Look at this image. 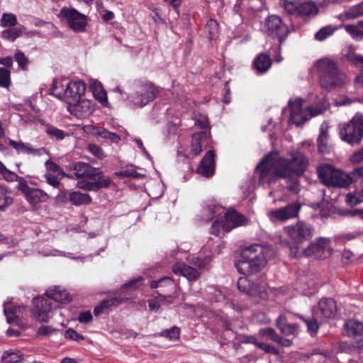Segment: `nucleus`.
<instances>
[{
	"label": "nucleus",
	"instance_id": "nucleus-1",
	"mask_svg": "<svg viewBox=\"0 0 363 363\" xmlns=\"http://www.w3.org/2000/svg\"><path fill=\"white\" fill-rule=\"evenodd\" d=\"M308 164V159L299 151L291 152L283 158L277 152H271L257 164L259 169V184H271L277 179H285L286 188L296 194L299 191L298 178L303 174Z\"/></svg>",
	"mask_w": 363,
	"mask_h": 363
},
{
	"label": "nucleus",
	"instance_id": "nucleus-2",
	"mask_svg": "<svg viewBox=\"0 0 363 363\" xmlns=\"http://www.w3.org/2000/svg\"><path fill=\"white\" fill-rule=\"evenodd\" d=\"M199 216L201 221H213L210 231L216 235H218L220 227L229 232L234 228L247 225L250 222L248 218L235 210L225 211L224 207L215 201L206 203Z\"/></svg>",
	"mask_w": 363,
	"mask_h": 363
},
{
	"label": "nucleus",
	"instance_id": "nucleus-3",
	"mask_svg": "<svg viewBox=\"0 0 363 363\" xmlns=\"http://www.w3.org/2000/svg\"><path fill=\"white\" fill-rule=\"evenodd\" d=\"M71 301L69 294L60 286L50 287L45 296L33 298L32 315L39 322L47 323L52 318V311Z\"/></svg>",
	"mask_w": 363,
	"mask_h": 363
},
{
	"label": "nucleus",
	"instance_id": "nucleus-4",
	"mask_svg": "<svg viewBox=\"0 0 363 363\" xmlns=\"http://www.w3.org/2000/svg\"><path fill=\"white\" fill-rule=\"evenodd\" d=\"M275 255V251L270 247L253 244L245 247L240 259L235 264L239 272L251 274L262 270L269 259Z\"/></svg>",
	"mask_w": 363,
	"mask_h": 363
},
{
	"label": "nucleus",
	"instance_id": "nucleus-5",
	"mask_svg": "<svg viewBox=\"0 0 363 363\" xmlns=\"http://www.w3.org/2000/svg\"><path fill=\"white\" fill-rule=\"evenodd\" d=\"M312 68L318 75L320 86L324 89L333 90L345 83L346 75L333 58H320L314 62Z\"/></svg>",
	"mask_w": 363,
	"mask_h": 363
},
{
	"label": "nucleus",
	"instance_id": "nucleus-6",
	"mask_svg": "<svg viewBox=\"0 0 363 363\" xmlns=\"http://www.w3.org/2000/svg\"><path fill=\"white\" fill-rule=\"evenodd\" d=\"M303 100L300 98L296 99L294 101L290 100V116L289 122L297 126L303 124L309 118L322 114L327 108L328 104L323 98L319 101L318 106H303Z\"/></svg>",
	"mask_w": 363,
	"mask_h": 363
},
{
	"label": "nucleus",
	"instance_id": "nucleus-7",
	"mask_svg": "<svg viewBox=\"0 0 363 363\" xmlns=\"http://www.w3.org/2000/svg\"><path fill=\"white\" fill-rule=\"evenodd\" d=\"M318 174L321 182L328 186L346 188L352 182L350 174L328 164L319 167Z\"/></svg>",
	"mask_w": 363,
	"mask_h": 363
},
{
	"label": "nucleus",
	"instance_id": "nucleus-8",
	"mask_svg": "<svg viewBox=\"0 0 363 363\" xmlns=\"http://www.w3.org/2000/svg\"><path fill=\"white\" fill-rule=\"evenodd\" d=\"M340 135L350 145L359 143L363 138V115L357 113L350 121L340 125Z\"/></svg>",
	"mask_w": 363,
	"mask_h": 363
},
{
	"label": "nucleus",
	"instance_id": "nucleus-9",
	"mask_svg": "<svg viewBox=\"0 0 363 363\" xmlns=\"http://www.w3.org/2000/svg\"><path fill=\"white\" fill-rule=\"evenodd\" d=\"M157 89L150 82L134 84V92L128 96L130 102L135 106L143 107L155 99Z\"/></svg>",
	"mask_w": 363,
	"mask_h": 363
},
{
	"label": "nucleus",
	"instance_id": "nucleus-10",
	"mask_svg": "<svg viewBox=\"0 0 363 363\" xmlns=\"http://www.w3.org/2000/svg\"><path fill=\"white\" fill-rule=\"evenodd\" d=\"M142 279L141 277L135 278L130 280L129 282L123 284L121 289L120 293L118 296H116L113 298L106 299L103 301L101 304L94 308V315L96 316H99L106 311H107L109 308L112 306H116L119 305L120 303L125 301L129 298L123 295L125 291H133L136 290L141 284Z\"/></svg>",
	"mask_w": 363,
	"mask_h": 363
},
{
	"label": "nucleus",
	"instance_id": "nucleus-11",
	"mask_svg": "<svg viewBox=\"0 0 363 363\" xmlns=\"http://www.w3.org/2000/svg\"><path fill=\"white\" fill-rule=\"evenodd\" d=\"M333 238H316L303 251L306 256L314 257L318 259H325L331 256L334 252Z\"/></svg>",
	"mask_w": 363,
	"mask_h": 363
},
{
	"label": "nucleus",
	"instance_id": "nucleus-12",
	"mask_svg": "<svg viewBox=\"0 0 363 363\" xmlns=\"http://www.w3.org/2000/svg\"><path fill=\"white\" fill-rule=\"evenodd\" d=\"M58 16L62 21H65L69 27L75 32L84 31L87 26V16L74 8H62Z\"/></svg>",
	"mask_w": 363,
	"mask_h": 363
},
{
	"label": "nucleus",
	"instance_id": "nucleus-13",
	"mask_svg": "<svg viewBox=\"0 0 363 363\" xmlns=\"http://www.w3.org/2000/svg\"><path fill=\"white\" fill-rule=\"evenodd\" d=\"M264 30L265 33L272 38H277L281 43L289 34V29L279 16L277 15L269 16L264 23Z\"/></svg>",
	"mask_w": 363,
	"mask_h": 363
},
{
	"label": "nucleus",
	"instance_id": "nucleus-14",
	"mask_svg": "<svg viewBox=\"0 0 363 363\" xmlns=\"http://www.w3.org/2000/svg\"><path fill=\"white\" fill-rule=\"evenodd\" d=\"M284 231L295 243H301L312 236V226L305 222L298 221L295 225L284 228Z\"/></svg>",
	"mask_w": 363,
	"mask_h": 363
},
{
	"label": "nucleus",
	"instance_id": "nucleus-15",
	"mask_svg": "<svg viewBox=\"0 0 363 363\" xmlns=\"http://www.w3.org/2000/svg\"><path fill=\"white\" fill-rule=\"evenodd\" d=\"M312 312L315 317L321 318L322 321L333 318L337 312L336 303L333 298H323L313 308Z\"/></svg>",
	"mask_w": 363,
	"mask_h": 363
},
{
	"label": "nucleus",
	"instance_id": "nucleus-16",
	"mask_svg": "<svg viewBox=\"0 0 363 363\" xmlns=\"http://www.w3.org/2000/svg\"><path fill=\"white\" fill-rule=\"evenodd\" d=\"M68 111L78 118H88L95 109L94 103L88 99L78 100L75 102H68Z\"/></svg>",
	"mask_w": 363,
	"mask_h": 363
},
{
	"label": "nucleus",
	"instance_id": "nucleus-17",
	"mask_svg": "<svg viewBox=\"0 0 363 363\" xmlns=\"http://www.w3.org/2000/svg\"><path fill=\"white\" fill-rule=\"evenodd\" d=\"M68 168L74 172L77 179H95L96 176L101 174L99 169L82 162L72 163L69 164Z\"/></svg>",
	"mask_w": 363,
	"mask_h": 363
},
{
	"label": "nucleus",
	"instance_id": "nucleus-18",
	"mask_svg": "<svg viewBox=\"0 0 363 363\" xmlns=\"http://www.w3.org/2000/svg\"><path fill=\"white\" fill-rule=\"evenodd\" d=\"M85 91V84L82 80L76 79L72 80L67 84L64 94L66 98L70 100L68 102H75L84 95Z\"/></svg>",
	"mask_w": 363,
	"mask_h": 363
},
{
	"label": "nucleus",
	"instance_id": "nucleus-19",
	"mask_svg": "<svg viewBox=\"0 0 363 363\" xmlns=\"http://www.w3.org/2000/svg\"><path fill=\"white\" fill-rule=\"evenodd\" d=\"M330 125L328 121H324L320 127V134L317 139L318 151L321 154H328L332 152L333 146L330 140L328 130Z\"/></svg>",
	"mask_w": 363,
	"mask_h": 363
},
{
	"label": "nucleus",
	"instance_id": "nucleus-20",
	"mask_svg": "<svg viewBox=\"0 0 363 363\" xmlns=\"http://www.w3.org/2000/svg\"><path fill=\"white\" fill-rule=\"evenodd\" d=\"M300 208L301 206L298 203H291L284 208L270 211L269 216L271 219L274 218L278 220H286L296 217Z\"/></svg>",
	"mask_w": 363,
	"mask_h": 363
},
{
	"label": "nucleus",
	"instance_id": "nucleus-21",
	"mask_svg": "<svg viewBox=\"0 0 363 363\" xmlns=\"http://www.w3.org/2000/svg\"><path fill=\"white\" fill-rule=\"evenodd\" d=\"M211 142L210 133L207 131L196 133L192 136L191 152L194 155H199L203 148H206Z\"/></svg>",
	"mask_w": 363,
	"mask_h": 363
},
{
	"label": "nucleus",
	"instance_id": "nucleus-22",
	"mask_svg": "<svg viewBox=\"0 0 363 363\" xmlns=\"http://www.w3.org/2000/svg\"><path fill=\"white\" fill-rule=\"evenodd\" d=\"M198 172L206 177H210L215 171V152L213 150L208 151L202 159Z\"/></svg>",
	"mask_w": 363,
	"mask_h": 363
},
{
	"label": "nucleus",
	"instance_id": "nucleus-23",
	"mask_svg": "<svg viewBox=\"0 0 363 363\" xmlns=\"http://www.w3.org/2000/svg\"><path fill=\"white\" fill-rule=\"evenodd\" d=\"M172 272L177 275L185 277L189 281H196L200 276L199 272L183 262H177L172 266Z\"/></svg>",
	"mask_w": 363,
	"mask_h": 363
},
{
	"label": "nucleus",
	"instance_id": "nucleus-24",
	"mask_svg": "<svg viewBox=\"0 0 363 363\" xmlns=\"http://www.w3.org/2000/svg\"><path fill=\"white\" fill-rule=\"evenodd\" d=\"M9 143L18 152V153L34 155H41L44 153H47L46 149L44 147L38 149L33 148L30 143H25L22 141L9 140Z\"/></svg>",
	"mask_w": 363,
	"mask_h": 363
},
{
	"label": "nucleus",
	"instance_id": "nucleus-25",
	"mask_svg": "<svg viewBox=\"0 0 363 363\" xmlns=\"http://www.w3.org/2000/svg\"><path fill=\"white\" fill-rule=\"evenodd\" d=\"M89 88L94 97L105 107L109 106L107 94L101 83L96 79H90Z\"/></svg>",
	"mask_w": 363,
	"mask_h": 363
},
{
	"label": "nucleus",
	"instance_id": "nucleus-26",
	"mask_svg": "<svg viewBox=\"0 0 363 363\" xmlns=\"http://www.w3.org/2000/svg\"><path fill=\"white\" fill-rule=\"evenodd\" d=\"M344 331L349 337L361 335L363 334V323L356 319L347 320L344 324Z\"/></svg>",
	"mask_w": 363,
	"mask_h": 363
},
{
	"label": "nucleus",
	"instance_id": "nucleus-27",
	"mask_svg": "<svg viewBox=\"0 0 363 363\" xmlns=\"http://www.w3.org/2000/svg\"><path fill=\"white\" fill-rule=\"evenodd\" d=\"M277 326L284 335H294L298 332V325L294 323H289L284 315H280L277 319Z\"/></svg>",
	"mask_w": 363,
	"mask_h": 363
},
{
	"label": "nucleus",
	"instance_id": "nucleus-28",
	"mask_svg": "<svg viewBox=\"0 0 363 363\" xmlns=\"http://www.w3.org/2000/svg\"><path fill=\"white\" fill-rule=\"evenodd\" d=\"M28 201L31 205H36L39 203L46 202L48 199L47 193L39 189L31 188L26 196Z\"/></svg>",
	"mask_w": 363,
	"mask_h": 363
},
{
	"label": "nucleus",
	"instance_id": "nucleus-29",
	"mask_svg": "<svg viewBox=\"0 0 363 363\" xmlns=\"http://www.w3.org/2000/svg\"><path fill=\"white\" fill-rule=\"evenodd\" d=\"M253 65L256 71L259 74H262L269 69L272 61L267 55L260 54L255 58Z\"/></svg>",
	"mask_w": 363,
	"mask_h": 363
},
{
	"label": "nucleus",
	"instance_id": "nucleus-30",
	"mask_svg": "<svg viewBox=\"0 0 363 363\" xmlns=\"http://www.w3.org/2000/svg\"><path fill=\"white\" fill-rule=\"evenodd\" d=\"M69 199L75 206L87 205L91 203V196L80 191H70L68 193Z\"/></svg>",
	"mask_w": 363,
	"mask_h": 363
},
{
	"label": "nucleus",
	"instance_id": "nucleus-31",
	"mask_svg": "<svg viewBox=\"0 0 363 363\" xmlns=\"http://www.w3.org/2000/svg\"><path fill=\"white\" fill-rule=\"evenodd\" d=\"M318 13L317 5L312 1L300 4L296 14L303 16H315Z\"/></svg>",
	"mask_w": 363,
	"mask_h": 363
},
{
	"label": "nucleus",
	"instance_id": "nucleus-32",
	"mask_svg": "<svg viewBox=\"0 0 363 363\" xmlns=\"http://www.w3.org/2000/svg\"><path fill=\"white\" fill-rule=\"evenodd\" d=\"M23 359V354L18 350H9L5 351L1 357L4 363H18Z\"/></svg>",
	"mask_w": 363,
	"mask_h": 363
},
{
	"label": "nucleus",
	"instance_id": "nucleus-33",
	"mask_svg": "<svg viewBox=\"0 0 363 363\" xmlns=\"http://www.w3.org/2000/svg\"><path fill=\"white\" fill-rule=\"evenodd\" d=\"M345 201L348 205L356 206L363 203V186L357 188L352 193L346 196Z\"/></svg>",
	"mask_w": 363,
	"mask_h": 363
},
{
	"label": "nucleus",
	"instance_id": "nucleus-34",
	"mask_svg": "<svg viewBox=\"0 0 363 363\" xmlns=\"http://www.w3.org/2000/svg\"><path fill=\"white\" fill-rule=\"evenodd\" d=\"M188 260L190 263L194 264L199 268L205 269L211 263L212 260V256L211 255L203 256L201 254H200L197 256H192L191 258L189 257Z\"/></svg>",
	"mask_w": 363,
	"mask_h": 363
},
{
	"label": "nucleus",
	"instance_id": "nucleus-35",
	"mask_svg": "<svg viewBox=\"0 0 363 363\" xmlns=\"http://www.w3.org/2000/svg\"><path fill=\"white\" fill-rule=\"evenodd\" d=\"M25 309L23 306H15L11 308H4V315L9 323H15L20 318V314Z\"/></svg>",
	"mask_w": 363,
	"mask_h": 363
},
{
	"label": "nucleus",
	"instance_id": "nucleus-36",
	"mask_svg": "<svg viewBox=\"0 0 363 363\" xmlns=\"http://www.w3.org/2000/svg\"><path fill=\"white\" fill-rule=\"evenodd\" d=\"M23 28L22 27H13L3 30L1 36L3 39L9 41H14L20 37L23 33Z\"/></svg>",
	"mask_w": 363,
	"mask_h": 363
},
{
	"label": "nucleus",
	"instance_id": "nucleus-37",
	"mask_svg": "<svg viewBox=\"0 0 363 363\" xmlns=\"http://www.w3.org/2000/svg\"><path fill=\"white\" fill-rule=\"evenodd\" d=\"M150 286L153 289L160 287L170 288V289L167 291H170L171 289H175L177 287L173 279L169 277H164L158 280L152 281Z\"/></svg>",
	"mask_w": 363,
	"mask_h": 363
},
{
	"label": "nucleus",
	"instance_id": "nucleus-38",
	"mask_svg": "<svg viewBox=\"0 0 363 363\" xmlns=\"http://www.w3.org/2000/svg\"><path fill=\"white\" fill-rule=\"evenodd\" d=\"M255 284L247 277H242L238 280V288L240 291L252 295Z\"/></svg>",
	"mask_w": 363,
	"mask_h": 363
},
{
	"label": "nucleus",
	"instance_id": "nucleus-39",
	"mask_svg": "<svg viewBox=\"0 0 363 363\" xmlns=\"http://www.w3.org/2000/svg\"><path fill=\"white\" fill-rule=\"evenodd\" d=\"M362 233L359 230H354L353 232H349L338 235L333 237L334 242L335 243H345L347 241L354 240L362 235Z\"/></svg>",
	"mask_w": 363,
	"mask_h": 363
},
{
	"label": "nucleus",
	"instance_id": "nucleus-40",
	"mask_svg": "<svg viewBox=\"0 0 363 363\" xmlns=\"http://www.w3.org/2000/svg\"><path fill=\"white\" fill-rule=\"evenodd\" d=\"M300 318H301L306 323L308 333L312 336H314L319 329L318 320H322V319L320 318H316L313 315L312 318H304L302 316H300Z\"/></svg>",
	"mask_w": 363,
	"mask_h": 363
},
{
	"label": "nucleus",
	"instance_id": "nucleus-41",
	"mask_svg": "<svg viewBox=\"0 0 363 363\" xmlns=\"http://www.w3.org/2000/svg\"><path fill=\"white\" fill-rule=\"evenodd\" d=\"M337 27L328 25L321 28L315 35V38L318 41H323L327 38L331 36L336 30Z\"/></svg>",
	"mask_w": 363,
	"mask_h": 363
},
{
	"label": "nucleus",
	"instance_id": "nucleus-42",
	"mask_svg": "<svg viewBox=\"0 0 363 363\" xmlns=\"http://www.w3.org/2000/svg\"><path fill=\"white\" fill-rule=\"evenodd\" d=\"M18 23L17 17L12 13H4L0 20L1 27H13Z\"/></svg>",
	"mask_w": 363,
	"mask_h": 363
},
{
	"label": "nucleus",
	"instance_id": "nucleus-43",
	"mask_svg": "<svg viewBox=\"0 0 363 363\" xmlns=\"http://www.w3.org/2000/svg\"><path fill=\"white\" fill-rule=\"evenodd\" d=\"M344 28L354 40H360L363 39L362 28L359 23L357 25H345Z\"/></svg>",
	"mask_w": 363,
	"mask_h": 363
},
{
	"label": "nucleus",
	"instance_id": "nucleus-44",
	"mask_svg": "<svg viewBox=\"0 0 363 363\" xmlns=\"http://www.w3.org/2000/svg\"><path fill=\"white\" fill-rule=\"evenodd\" d=\"M13 203V199L8 195L7 189L0 186V211H4Z\"/></svg>",
	"mask_w": 363,
	"mask_h": 363
},
{
	"label": "nucleus",
	"instance_id": "nucleus-45",
	"mask_svg": "<svg viewBox=\"0 0 363 363\" xmlns=\"http://www.w3.org/2000/svg\"><path fill=\"white\" fill-rule=\"evenodd\" d=\"M258 335L261 338H263L265 340H269L273 342H276L279 340V335L272 328L260 329L258 332Z\"/></svg>",
	"mask_w": 363,
	"mask_h": 363
},
{
	"label": "nucleus",
	"instance_id": "nucleus-46",
	"mask_svg": "<svg viewBox=\"0 0 363 363\" xmlns=\"http://www.w3.org/2000/svg\"><path fill=\"white\" fill-rule=\"evenodd\" d=\"M205 29L211 40H213L217 38L218 34V24L215 20L210 19L206 23Z\"/></svg>",
	"mask_w": 363,
	"mask_h": 363
},
{
	"label": "nucleus",
	"instance_id": "nucleus-47",
	"mask_svg": "<svg viewBox=\"0 0 363 363\" xmlns=\"http://www.w3.org/2000/svg\"><path fill=\"white\" fill-rule=\"evenodd\" d=\"M301 4V0H283L285 11L290 14H296Z\"/></svg>",
	"mask_w": 363,
	"mask_h": 363
},
{
	"label": "nucleus",
	"instance_id": "nucleus-48",
	"mask_svg": "<svg viewBox=\"0 0 363 363\" xmlns=\"http://www.w3.org/2000/svg\"><path fill=\"white\" fill-rule=\"evenodd\" d=\"M345 60L354 66H361L363 69V56L355 53L354 51H349L345 55Z\"/></svg>",
	"mask_w": 363,
	"mask_h": 363
},
{
	"label": "nucleus",
	"instance_id": "nucleus-49",
	"mask_svg": "<svg viewBox=\"0 0 363 363\" xmlns=\"http://www.w3.org/2000/svg\"><path fill=\"white\" fill-rule=\"evenodd\" d=\"M99 138L109 140L113 143H118L121 140V137L118 134L110 132L102 127L100 130Z\"/></svg>",
	"mask_w": 363,
	"mask_h": 363
},
{
	"label": "nucleus",
	"instance_id": "nucleus-50",
	"mask_svg": "<svg viewBox=\"0 0 363 363\" xmlns=\"http://www.w3.org/2000/svg\"><path fill=\"white\" fill-rule=\"evenodd\" d=\"M363 16V2L353 6L345 13V16L348 19L356 18Z\"/></svg>",
	"mask_w": 363,
	"mask_h": 363
},
{
	"label": "nucleus",
	"instance_id": "nucleus-51",
	"mask_svg": "<svg viewBox=\"0 0 363 363\" xmlns=\"http://www.w3.org/2000/svg\"><path fill=\"white\" fill-rule=\"evenodd\" d=\"M195 125L210 133V125L208 118L203 114H198L194 118Z\"/></svg>",
	"mask_w": 363,
	"mask_h": 363
},
{
	"label": "nucleus",
	"instance_id": "nucleus-52",
	"mask_svg": "<svg viewBox=\"0 0 363 363\" xmlns=\"http://www.w3.org/2000/svg\"><path fill=\"white\" fill-rule=\"evenodd\" d=\"M46 133L52 139L61 140L67 135L63 130L50 125L46 128Z\"/></svg>",
	"mask_w": 363,
	"mask_h": 363
},
{
	"label": "nucleus",
	"instance_id": "nucleus-53",
	"mask_svg": "<svg viewBox=\"0 0 363 363\" xmlns=\"http://www.w3.org/2000/svg\"><path fill=\"white\" fill-rule=\"evenodd\" d=\"M180 334V329L178 327L173 326L169 329L162 330L160 335L167 337L170 340H174L179 338Z\"/></svg>",
	"mask_w": 363,
	"mask_h": 363
},
{
	"label": "nucleus",
	"instance_id": "nucleus-54",
	"mask_svg": "<svg viewBox=\"0 0 363 363\" xmlns=\"http://www.w3.org/2000/svg\"><path fill=\"white\" fill-rule=\"evenodd\" d=\"M87 150L99 160H103L106 157V154L104 153L103 149L96 144L89 143L87 145Z\"/></svg>",
	"mask_w": 363,
	"mask_h": 363
},
{
	"label": "nucleus",
	"instance_id": "nucleus-55",
	"mask_svg": "<svg viewBox=\"0 0 363 363\" xmlns=\"http://www.w3.org/2000/svg\"><path fill=\"white\" fill-rule=\"evenodd\" d=\"M10 71L4 67H0V86L8 88L11 84Z\"/></svg>",
	"mask_w": 363,
	"mask_h": 363
},
{
	"label": "nucleus",
	"instance_id": "nucleus-56",
	"mask_svg": "<svg viewBox=\"0 0 363 363\" xmlns=\"http://www.w3.org/2000/svg\"><path fill=\"white\" fill-rule=\"evenodd\" d=\"M251 296L259 297L261 299L267 298L268 294L266 285L264 284L255 285Z\"/></svg>",
	"mask_w": 363,
	"mask_h": 363
},
{
	"label": "nucleus",
	"instance_id": "nucleus-57",
	"mask_svg": "<svg viewBox=\"0 0 363 363\" xmlns=\"http://www.w3.org/2000/svg\"><path fill=\"white\" fill-rule=\"evenodd\" d=\"M165 300V296L162 295H159L157 298L150 299L148 301L150 310L155 313H157L161 307V302Z\"/></svg>",
	"mask_w": 363,
	"mask_h": 363
},
{
	"label": "nucleus",
	"instance_id": "nucleus-58",
	"mask_svg": "<svg viewBox=\"0 0 363 363\" xmlns=\"http://www.w3.org/2000/svg\"><path fill=\"white\" fill-rule=\"evenodd\" d=\"M15 60L18 62V67L23 69L26 70L27 67L29 64L28 59L26 57L23 52L21 51H17L15 54Z\"/></svg>",
	"mask_w": 363,
	"mask_h": 363
},
{
	"label": "nucleus",
	"instance_id": "nucleus-59",
	"mask_svg": "<svg viewBox=\"0 0 363 363\" xmlns=\"http://www.w3.org/2000/svg\"><path fill=\"white\" fill-rule=\"evenodd\" d=\"M57 331V329L50 325H42L38 328L36 335L38 337H48L55 334Z\"/></svg>",
	"mask_w": 363,
	"mask_h": 363
},
{
	"label": "nucleus",
	"instance_id": "nucleus-60",
	"mask_svg": "<svg viewBox=\"0 0 363 363\" xmlns=\"http://www.w3.org/2000/svg\"><path fill=\"white\" fill-rule=\"evenodd\" d=\"M98 180L95 182L97 190L102 188H107L110 186L111 180L108 177H104L101 172L100 175H96Z\"/></svg>",
	"mask_w": 363,
	"mask_h": 363
},
{
	"label": "nucleus",
	"instance_id": "nucleus-61",
	"mask_svg": "<svg viewBox=\"0 0 363 363\" xmlns=\"http://www.w3.org/2000/svg\"><path fill=\"white\" fill-rule=\"evenodd\" d=\"M208 292L214 295V297L209 298V300L211 302H219L224 298V296L223 295L222 292L216 287L210 286L208 288Z\"/></svg>",
	"mask_w": 363,
	"mask_h": 363
},
{
	"label": "nucleus",
	"instance_id": "nucleus-62",
	"mask_svg": "<svg viewBox=\"0 0 363 363\" xmlns=\"http://www.w3.org/2000/svg\"><path fill=\"white\" fill-rule=\"evenodd\" d=\"M65 337L67 339L74 340L77 342H80L84 340V337L72 328H69L65 331Z\"/></svg>",
	"mask_w": 363,
	"mask_h": 363
},
{
	"label": "nucleus",
	"instance_id": "nucleus-63",
	"mask_svg": "<svg viewBox=\"0 0 363 363\" xmlns=\"http://www.w3.org/2000/svg\"><path fill=\"white\" fill-rule=\"evenodd\" d=\"M257 348L262 350L266 353L274 355L279 354V351L278 349L267 343L260 342L259 344H257Z\"/></svg>",
	"mask_w": 363,
	"mask_h": 363
},
{
	"label": "nucleus",
	"instance_id": "nucleus-64",
	"mask_svg": "<svg viewBox=\"0 0 363 363\" xmlns=\"http://www.w3.org/2000/svg\"><path fill=\"white\" fill-rule=\"evenodd\" d=\"M101 127L93 125H86L82 127V130L86 134L91 135L95 137H99V132Z\"/></svg>",
	"mask_w": 363,
	"mask_h": 363
}]
</instances>
